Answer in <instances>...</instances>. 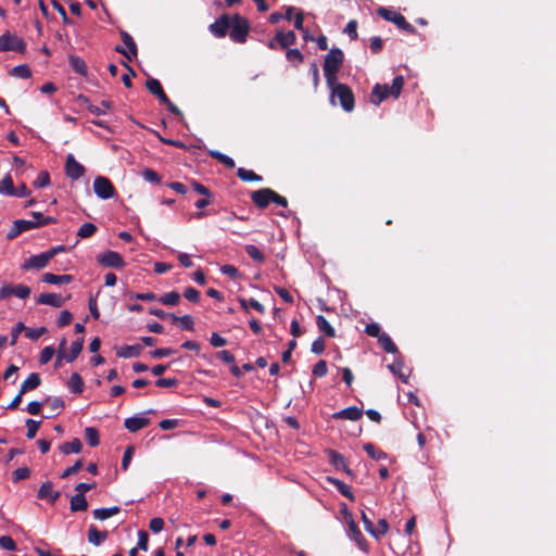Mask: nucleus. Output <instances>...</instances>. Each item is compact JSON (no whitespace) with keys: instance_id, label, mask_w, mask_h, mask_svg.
Segmentation results:
<instances>
[{"instance_id":"1","label":"nucleus","mask_w":556,"mask_h":556,"mask_svg":"<svg viewBox=\"0 0 556 556\" xmlns=\"http://www.w3.org/2000/svg\"><path fill=\"white\" fill-rule=\"evenodd\" d=\"M404 86L403 76H396L392 86L389 87L387 84H376L371 90L370 102L375 105H379L383 100L389 97L397 99Z\"/></svg>"},{"instance_id":"2","label":"nucleus","mask_w":556,"mask_h":556,"mask_svg":"<svg viewBox=\"0 0 556 556\" xmlns=\"http://www.w3.org/2000/svg\"><path fill=\"white\" fill-rule=\"evenodd\" d=\"M328 87L332 105H336L338 101L345 112H351L354 109V96L349 86L339 83L337 79L333 84L328 85Z\"/></svg>"},{"instance_id":"3","label":"nucleus","mask_w":556,"mask_h":556,"mask_svg":"<svg viewBox=\"0 0 556 556\" xmlns=\"http://www.w3.org/2000/svg\"><path fill=\"white\" fill-rule=\"evenodd\" d=\"M343 52L339 48H332L325 58L324 75L327 85L333 84L337 80V74L343 64Z\"/></svg>"},{"instance_id":"4","label":"nucleus","mask_w":556,"mask_h":556,"mask_svg":"<svg viewBox=\"0 0 556 556\" xmlns=\"http://www.w3.org/2000/svg\"><path fill=\"white\" fill-rule=\"evenodd\" d=\"M34 220L17 219L13 223L10 231L7 235L8 239H14L20 233L33 228H37L51 223V218H46L41 213H33Z\"/></svg>"},{"instance_id":"5","label":"nucleus","mask_w":556,"mask_h":556,"mask_svg":"<svg viewBox=\"0 0 556 556\" xmlns=\"http://www.w3.org/2000/svg\"><path fill=\"white\" fill-rule=\"evenodd\" d=\"M229 37L232 41L243 43L247 40L249 33V23L240 15H233L230 18Z\"/></svg>"},{"instance_id":"6","label":"nucleus","mask_w":556,"mask_h":556,"mask_svg":"<svg viewBox=\"0 0 556 556\" xmlns=\"http://www.w3.org/2000/svg\"><path fill=\"white\" fill-rule=\"evenodd\" d=\"M66 348V339H62L60 342L58 355H56V366H60L62 361H65L67 363H72L75 361L78 355L81 353L84 348V339L79 338L76 341H74L71 345L70 352H65Z\"/></svg>"},{"instance_id":"7","label":"nucleus","mask_w":556,"mask_h":556,"mask_svg":"<svg viewBox=\"0 0 556 556\" xmlns=\"http://www.w3.org/2000/svg\"><path fill=\"white\" fill-rule=\"evenodd\" d=\"M377 12L382 18L394 23L399 28L410 34L415 33L414 26H412L405 17L396 11L387 8H379Z\"/></svg>"},{"instance_id":"8","label":"nucleus","mask_w":556,"mask_h":556,"mask_svg":"<svg viewBox=\"0 0 556 556\" xmlns=\"http://www.w3.org/2000/svg\"><path fill=\"white\" fill-rule=\"evenodd\" d=\"M24 50L25 42L16 35L5 31L0 36V51L23 52Z\"/></svg>"},{"instance_id":"9","label":"nucleus","mask_w":556,"mask_h":556,"mask_svg":"<svg viewBox=\"0 0 556 556\" xmlns=\"http://www.w3.org/2000/svg\"><path fill=\"white\" fill-rule=\"evenodd\" d=\"M93 191L98 198L108 200L114 197L115 189L112 182L103 176H98L93 180Z\"/></svg>"},{"instance_id":"10","label":"nucleus","mask_w":556,"mask_h":556,"mask_svg":"<svg viewBox=\"0 0 556 556\" xmlns=\"http://www.w3.org/2000/svg\"><path fill=\"white\" fill-rule=\"evenodd\" d=\"M97 261L104 267L122 269L126 263L122 255L115 251H105L97 256Z\"/></svg>"},{"instance_id":"11","label":"nucleus","mask_w":556,"mask_h":556,"mask_svg":"<svg viewBox=\"0 0 556 556\" xmlns=\"http://www.w3.org/2000/svg\"><path fill=\"white\" fill-rule=\"evenodd\" d=\"M346 525H348V529H346V533H348V536L354 541L356 543V545L364 552H367L368 549V546H367V542L366 540L364 539L361 530L358 529V527L356 526L355 521L352 519V517H350L348 520H346Z\"/></svg>"},{"instance_id":"12","label":"nucleus","mask_w":556,"mask_h":556,"mask_svg":"<svg viewBox=\"0 0 556 556\" xmlns=\"http://www.w3.org/2000/svg\"><path fill=\"white\" fill-rule=\"evenodd\" d=\"M30 294V288L25 285L11 286L7 285L0 289V299H5L10 295H15L20 299H26Z\"/></svg>"},{"instance_id":"13","label":"nucleus","mask_w":556,"mask_h":556,"mask_svg":"<svg viewBox=\"0 0 556 556\" xmlns=\"http://www.w3.org/2000/svg\"><path fill=\"white\" fill-rule=\"evenodd\" d=\"M50 257L47 252H42L40 254L31 255L22 265V268L25 270L29 269H42L45 268L49 262Z\"/></svg>"},{"instance_id":"14","label":"nucleus","mask_w":556,"mask_h":556,"mask_svg":"<svg viewBox=\"0 0 556 556\" xmlns=\"http://www.w3.org/2000/svg\"><path fill=\"white\" fill-rule=\"evenodd\" d=\"M66 175L72 179H79L85 174V167L76 161L73 154L66 156L65 163Z\"/></svg>"},{"instance_id":"15","label":"nucleus","mask_w":556,"mask_h":556,"mask_svg":"<svg viewBox=\"0 0 556 556\" xmlns=\"http://www.w3.org/2000/svg\"><path fill=\"white\" fill-rule=\"evenodd\" d=\"M273 197L274 191L271 189L263 188L254 191L251 199L256 206L264 208L271 202Z\"/></svg>"},{"instance_id":"16","label":"nucleus","mask_w":556,"mask_h":556,"mask_svg":"<svg viewBox=\"0 0 556 556\" xmlns=\"http://www.w3.org/2000/svg\"><path fill=\"white\" fill-rule=\"evenodd\" d=\"M230 18L227 15H223L219 18H217L213 24L210 25V31L218 38L224 37L230 26Z\"/></svg>"},{"instance_id":"17","label":"nucleus","mask_w":556,"mask_h":556,"mask_svg":"<svg viewBox=\"0 0 556 556\" xmlns=\"http://www.w3.org/2000/svg\"><path fill=\"white\" fill-rule=\"evenodd\" d=\"M150 424V419L144 414H138L125 419V427L130 432H136Z\"/></svg>"},{"instance_id":"18","label":"nucleus","mask_w":556,"mask_h":556,"mask_svg":"<svg viewBox=\"0 0 556 556\" xmlns=\"http://www.w3.org/2000/svg\"><path fill=\"white\" fill-rule=\"evenodd\" d=\"M122 39L128 50L126 51L125 49L117 47L116 51L124 54L128 60H131V58L137 55L136 43H135L132 37L126 31L122 33Z\"/></svg>"},{"instance_id":"19","label":"nucleus","mask_w":556,"mask_h":556,"mask_svg":"<svg viewBox=\"0 0 556 556\" xmlns=\"http://www.w3.org/2000/svg\"><path fill=\"white\" fill-rule=\"evenodd\" d=\"M38 497L41 500H48L50 503H55L60 497V492L53 490V485L50 481L43 482L38 490Z\"/></svg>"},{"instance_id":"20","label":"nucleus","mask_w":556,"mask_h":556,"mask_svg":"<svg viewBox=\"0 0 556 556\" xmlns=\"http://www.w3.org/2000/svg\"><path fill=\"white\" fill-rule=\"evenodd\" d=\"M363 416V409L356 406L346 407L333 414L336 419H348L352 421L358 420Z\"/></svg>"},{"instance_id":"21","label":"nucleus","mask_w":556,"mask_h":556,"mask_svg":"<svg viewBox=\"0 0 556 556\" xmlns=\"http://www.w3.org/2000/svg\"><path fill=\"white\" fill-rule=\"evenodd\" d=\"M37 302L39 304L50 305L53 307H61L64 304V299L61 294L56 293H41Z\"/></svg>"},{"instance_id":"22","label":"nucleus","mask_w":556,"mask_h":556,"mask_svg":"<svg viewBox=\"0 0 556 556\" xmlns=\"http://www.w3.org/2000/svg\"><path fill=\"white\" fill-rule=\"evenodd\" d=\"M275 40H277L278 45L282 49H286L295 43L296 35L293 30H289L287 33L283 30H278L275 35Z\"/></svg>"},{"instance_id":"23","label":"nucleus","mask_w":556,"mask_h":556,"mask_svg":"<svg viewBox=\"0 0 556 556\" xmlns=\"http://www.w3.org/2000/svg\"><path fill=\"white\" fill-rule=\"evenodd\" d=\"M42 281L50 285H63L72 281L73 277L71 275H55L51 273H46L42 275Z\"/></svg>"},{"instance_id":"24","label":"nucleus","mask_w":556,"mask_h":556,"mask_svg":"<svg viewBox=\"0 0 556 556\" xmlns=\"http://www.w3.org/2000/svg\"><path fill=\"white\" fill-rule=\"evenodd\" d=\"M40 377L37 372H31L27 379L21 386V394H24L28 391L35 390L40 386Z\"/></svg>"},{"instance_id":"25","label":"nucleus","mask_w":556,"mask_h":556,"mask_svg":"<svg viewBox=\"0 0 556 556\" xmlns=\"http://www.w3.org/2000/svg\"><path fill=\"white\" fill-rule=\"evenodd\" d=\"M108 538V533L105 531H99L96 527L91 526L88 530V541L98 546L102 542H104Z\"/></svg>"},{"instance_id":"26","label":"nucleus","mask_w":556,"mask_h":556,"mask_svg":"<svg viewBox=\"0 0 556 556\" xmlns=\"http://www.w3.org/2000/svg\"><path fill=\"white\" fill-rule=\"evenodd\" d=\"M316 325L318 327V330L323 332L325 336L329 338H333L336 336L333 327L328 323V320L323 315H318L316 317Z\"/></svg>"},{"instance_id":"27","label":"nucleus","mask_w":556,"mask_h":556,"mask_svg":"<svg viewBox=\"0 0 556 556\" xmlns=\"http://www.w3.org/2000/svg\"><path fill=\"white\" fill-rule=\"evenodd\" d=\"M88 508V503L84 494L77 493L71 498L72 511H84Z\"/></svg>"},{"instance_id":"28","label":"nucleus","mask_w":556,"mask_h":556,"mask_svg":"<svg viewBox=\"0 0 556 556\" xmlns=\"http://www.w3.org/2000/svg\"><path fill=\"white\" fill-rule=\"evenodd\" d=\"M81 442L79 439H73L72 441L70 442H65L63 443L61 446H60V451L65 454V455H68V454H77L81 451Z\"/></svg>"},{"instance_id":"29","label":"nucleus","mask_w":556,"mask_h":556,"mask_svg":"<svg viewBox=\"0 0 556 556\" xmlns=\"http://www.w3.org/2000/svg\"><path fill=\"white\" fill-rule=\"evenodd\" d=\"M119 510L121 509L118 506H113L109 508H97L93 510V517L98 520H105L118 514Z\"/></svg>"},{"instance_id":"30","label":"nucleus","mask_w":556,"mask_h":556,"mask_svg":"<svg viewBox=\"0 0 556 556\" xmlns=\"http://www.w3.org/2000/svg\"><path fill=\"white\" fill-rule=\"evenodd\" d=\"M240 305L243 309L248 311L249 308H253L260 314L265 313V307L263 304H261L257 300L251 298V299H240L239 300Z\"/></svg>"},{"instance_id":"31","label":"nucleus","mask_w":556,"mask_h":556,"mask_svg":"<svg viewBox=\"0 0 556 556\" xmlns=\"http://www.w3.org/2000/svg\"><path fill=\"white\" fill-rule=\"evenodd\" d=\"M404 363L402 359H396L393 364H390L388 368L392 374L397 376L404 383L408 382V376L403 372Z\"/></svg>"},{"instance_id":"32","label":"nucleus","mask_w":556,"mask_h":556,"mask_svg":"<svg viewBox=\"0 0 556 556\" xmlns=\"http://www.w3.org/2000/svg\"><path fill=\"white\" fill-rule=\"evenodd\" d=\"M68 389L73 393H81L83 392V390H84V381H83L81 377L77 372L72 374V376H71V378L68 380Z\"/></svg>"},{"instance_id":"33","label":"nucleus","mask_w":556,"mask_h":556,"mask_svg":"<svg viewBox=\"0 0 556 556\" xmlns=\"http://www.w3.org/2000/svg\"><path fill=\"white\" fill-rule=\"evenodd\" d=\"M0 193L7 194V195H14L15 188L13 186V180L10 175H7L1 179Z\"/></svg>"},{"instance_id":"34","label":"nucleus","mask_w":556,"mask_h":556,"mask_svg":"<svg viewBox=\"0 0 556 556\" xmlns=\"http://www.w3.org/2000/svg\"><path fill=\"white\" fill-rule=\"evenodd\" d=\"M378 341L386 352H388V353H396L397 352V348L389 334L382 333L381 336H379Z\"/></svg>"},{"instance_id":"35","label":"nucleus","mask_w":556,"mask_h":556,"mask_svg":"<svg viewBox=\"0 0 556 556\" xmlns=\"http://www.w3.org/2000/svg\"><path fill=\"white\" fill-rule=\"evenodd\" d=\"M208 153L213 159L217 160L218 162L224 164L226 167H228V168L235 167V161L230 156H228L219 151H216V150H211Z\"/></svg>"},{"instance_id":"36","label":"nucleus","mask_w":556,"mask_h":556,"mask_svg":"<svg viewBox=\"0 0 556 556\" xmlns=\"http://www.w3.org/2000/svg\"><path fill=\"white\" fill-rule=\"evenodd\" d=\"M159 301L163 304V305H167V306H175L179 303L180 301V294L176 291H172V292H168V293H165L163 294Z\"/></svg>"},{"instance_id":"37","label":"nucleus","mask_w":556,"mask_h":556,"mask_svg":"<svg viewBox=\"0 0 556 556\" xmlns=\"http://www.w3.org/2000/svg\"><path fill=\"white\" fill-rule=\"evenodd\" d=\"M238 177L243 181H261L262 177L255 174L253 170L245 169L243 167L238 168Z\"/></svg>"},{"instance_id":"38","label":"nucleus","mask_w":556,"mask_h":556,"mask_svg":"<svg viewBox=\"0 0 556 556\" xmlns=\"http://www.w3.org/2000/svg\"><path fill=\"white\" fill-rule=\"evenodd\" d=\"M10 74L14 77L22 78V79H28L31 77V72L29 67L25 64L14 66Z\"/></svg>"},{"instance_id":"39","label":"nucleus","mask_w":556,"mask_h":556,"mask_svg":"<svg viewBox=\"0 0 556 556\" xmlns=\"http://www.w3.org/2000/svg\"><path fill=\"white\" fill-rule=\"evenodd\" d=\"M363 447L365 452L368 454V456L375 460L387 458V454L380 450H377L371 443H365Z\"/></svg>"},{"instance_id":"40","label":"nucleus","mask_w":556,"mask_h":556,"mask_svg":"<svg viewBox=\"0 0 556 556\" xmlns=\"http://www.w3.org/2000/svg\"><path fill=\"white\" fill-rule=\"evenodd\" d=\"M70 64L71 66L73 67V70L78 73V74H81V75H86L87 73V66H86V63L83 59L78 58V56H75V55H71L70 56Z\"/></svg>"},{"instance_id":"41","label":"nucleus","mask_w":556,"mask_h":556,"mask_svg":"<svg viewBox=\"0 0 556 556\" xmlns=\"http://www.w3.org/2000/svg\"><path fill=\"white\" fill-rule=\"evenodd\" d=\"M332 465L340 469L342 468L348 475H351V470L346 467L344 457L337 452L330 453Z\"/></svg>"},{"instance_id":"42","label":"nucleus","mask_w":556,"mask_h":556,"mask_svg":"<svg viewBox=\"0 0 556 556\" xmlns=\"http://www.w3.org/2000/svg\"><path fill=\"white\" fill-rule=\"evenodd\" d=\"M85 438L90 446H97L100 442L99 432L93 427H87L85 429Z\"/></svg>"},{"instance_id":"43","label":"nucleus","mask_w":556,"mask_h":556,"mask_svg":"<svg viewBox=\"0 0 556 556\" xmlns=\"http://www.w3.org/2000/svg\"><path fill=\"white\" fill-rule=\"evenodd\" d=\"M245 252L254 261L258 263H263L265 257L264 254L260 251V249L256 245L248 244L245 245Z\"/></svg>"},{"instance_id":"44","label":"nucleus","mask_w":556,"mask_h":556,"mask_svg":"<svg viewBox=\"0 0 556 556\" xmlns=\"http://www.w3.org/2000/svg\"><path fill=\"white\" fill-rule=\"evenodd\" d=\"M111 108H112V104L109 101H102L100 106L92 105V104L88 105L89 112L96 116L105 114V111L110 110Z\"/></svg>"},{"instance_id":"45","label":"nucleus","mask_w":556,"mask_h":556,"mask_svg":"<svg viewBox=\"0 0 556 556\" xmlns=\"http://www.w3.org/2000/svg\"><path fill=\"white\" fill-rule=\"evenodd\" d=\"M97 230V227L91 224V223H85L83 224L78 231H77V236H79L80 238H88V237H91Z\"/></svg>"},{"instance_id":"46","label":"nucleus","mask_w":556,"mask_h":556,"mask_svg":"<svg viewBox=\"0 0 556 556\" xmlns=\"http://www.w3.org/2000/svg\"><path fill=\"white\" fill-rule=\"evenodd\" d=\"M139 352V346L125 345L117 350V355L119 357L128 358L136 356Z\"/></svg>"},{"instance_id":"47","label":"nucleus","mask_w":556,"mask_h":556,"mask_svg":"<svg viewBox=\"0 0 556 556\" xmlns=\"http://www.w3.org/2000/svg\"><path fill=\"white\" fill-rule=\"evenodd\" d=\"M330 481L337 486V489L339 490V492L342 495H344L345 497H348L350 500H353V494H352L349 485H346L345 483H343L342 481H340L338 479H331Z\"/></svg>"},{"instance_id":"48","label":"nucleus","mask_w":556,"mask_h":556,"mask_svg":"<svg viewBox=\"0 0 556 556\" xmlns=\"http://www.w3.org/2000/svg\"><path fill=\"white\" fill-rule=\"evenodd\" d=\"M26 427H27L26 437L28 439H34L37 431L39 430L40 421H36L34 419H27Z\"/></svg>"},{"instance_id":"49","label":"nucleus","mask_w":556,"mask_h":556,"mask_svg":"<svg viewBox=\"0 0 556 556\" xmlns=\"http://www.w3.org/2000/svg\"><path fill=\"white\" fill-rule=\"evenodd\" d=\"M286 58L289 62L296 64H300L303 61V54L299 49H289L286 53Z\"/></svg>"},{"instance_id":"50","label":"nucleus","mask_w":556,"mask_h":556,"mask_svg":"<svg viewBox=\"0 0 556 556\" xmlns=\"http://www.w3.org/2000/svg\"><path fill=\"white\" fill-rule=\"evenodd\" d=\"M141 175H142L143 179L149 182L159 184L161 181L160 176L153 169L146 168L142 170Z\"/></svg>"},{"instance_id":"51","label":"nucleus","mask_w":556,"mask_h":556,"mask_svg":"<svg viewBox=\"0 0 556 556\" xmlns=\"http://www.w3.org/2000/svg\"><path fill=\"white\" fill-rule=\"evenodd\" d=\"M47 332V328L39 327V328H26V337L30 340H37L42 334Z\"/></svg>"},{"instance_id":"52","label":"nucleus","mask_w":556,"mask_h":556,"mask_svg":"<svg viewBox=\"0 0 556 556\" xmlns=\"http://www.w3.org/2000/svg\"><path fill=\"white\" fill-rule=\"evenodd\" d=\"M49 184H50V176L47 172H41L37 176L36 180L34 181V186L36 188H43V187L49 186Z\"/></svg>"},{"instance_id":"53","label":"nucleus","mask_w":556,"mask_h":556,"mask_svg":"<svg viewBox=\"0 0 556 556\" xmlns=\"http://www.w3.org/2000/svg\"><path fill=\"white\" fill-rule=\"evenodd\" d=\"M146 87H147V89H148L151 93H153L154 96H155L156 93H160V92H161V90L163 89V88H162V86H161V84H160V81H159L157 79H155V78H149V79L147 80V83H146Z\"/></svg>"},{"instance_id":"54","label":"nucleus","mask_w":556,"mask_h":556,"mask_svg":"<svg viewBox=\"0 0 556 556\" xmlns=\"http://www.w3.org/2000/svg\"><path fill=\"white\" fill-rule=\"evenodd\" d=\"M54 353H55V350H54V348H53V346H46V348L41 351V353H40V359H39V361H40V363H41V364H47V363H49V362L52 359V357H53Z\"/></svg>"},{"instance_id":"55","label":"nucleus","mask_w":556,"mask_h":556,"mask_svg":"<svg viewBox=\"0 0 556 556\" xmlns=\"http://www.w3.org/2000/svg\"><path fill=\"white\" fill-rule=\"evenodd\" d=\"M344 34L352 40H355L357 38V22L354 20L350 21L344 28Z\"/></svg>"},{"instance_id":"56","label":"nucleus","mask_w":556,"mask_h":556,"mask_svg":"<svg viewBox=\"0 0 556 556\" xmlns=\"http://www.w3.org/2000/svg\"><path fill=\"white\" fill-rule=\"evenodd\" d=\"M0 546L3 548V549H7V551H15L16 549V544L15 542L13 541V539L9 535H2L0 536Z\"/></svg>"},{"instance_id":"57","label":"nucleus","mask_w":556,"mask_h":556,"mask_svg":"<svg viewBox=\"0 0 556 556\" xmlns=\"http://www.w3.org/2000/svg\"><path fill=\"white\" fill-rule=\"evenodd\" d=\"M22 331L26 332V327L23 323H17L11 331V345H14Z\"/></svg>"},{"instance_id":"58","label":"nucleus","mask_w":556,"mask_h":556,"mask_svg":"<svg viewBox=\"0 0 556 556\" xmlns=\"http://www.w3.org/2000/svg\"><path fill=\"white\" fill-rule=\"evenodd\" d=\"M362 520L366 531L370 533L375 539H378V533L376 532V529L374 528L371 520L367 517V515L364 511L362 513Z\"/></svg>"},{"instance_id":"59","label":"nucleus","mask_w":556,"mask_h":556,"mask_svg":"<svg viewBox=\"0 0 556 556\" xmlns=\"http://www.w3.org/2000/svg\"><path fill=\"white\" fill-rule=\"evenodd\" d=\"M30 476V470L27 467H20L13 472L14 481L27 479Z\"/></svg>"},{"instance_id":"60","label":"nucleus","mask_w":556,"mask_h":556,"mask_svg":"<svg viewBox=\"0 0 556 556\" xmlns=\"http://www.w3.org/2000/svg\"><path fill=\"white\" fill-rule=\"evenodd\" d=\"M327 363L325 361H319L314 365L313 374L316 377H324L327 374Z\"/></svg>"},{"instance_id":"61","label":"nucleus","mask_w":556,"mask_h":556,"mask_svg":"<svg viewBox=\"0 0 556 556\" xmlns=\"http://www.w3.org/2000/svg\"><path fill=\"white\" fill-rule=\"evenodd\" d=\"M150 530L154 533H159L163 530L164 528V520L160 517H155V518H152L150 520Z\"/></svg>"},{"instance_id":"62","label":"nucleus","mask_w":556,"mask_h":556,"mask_svg":"<svg viewBox=\"0 0 556 556\" xmlns=\"http://www.w3.org/2000/svg\"><path fill=\"white\" fill-rule=\"evenodd\" d=\"M220 271L232 279L238 278L240 275L239 270L233 265H224L220 267Z\"/></svg>"},{"instance_id":"63","label":"nucleus","mask_w":556,"mask_h":556,"mask_svg":"<svg viewBox=\"0 0 556 556\" xmlns=\"http://www.w3.org/2000/svg\"><path fill=\"white\" fill-rule=\"evenodd\" d=\"M184 296L190 302H198L200 299V292L197 289L189 287L185 290Z\"/></svg>"},{"instance_id":"64","label":"nucleus","mask_w":556,"mask_h":556,"mask_svg":"<svg viewBox=\"0 0 556 556\" xmlns=\"http://www.w3.org/2000/svg\"><path fill=\"white\" fill-rule=\"evenodd\" d=\"M210 343L214 348H222L227 344V340L225 338H223L222 336H219L217 332H213L210 338Z\"/></svg>"}]
</instances>
